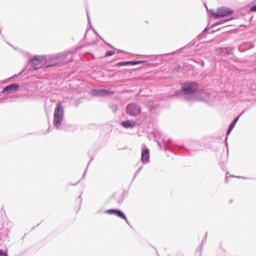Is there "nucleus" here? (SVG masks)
<instances>
[{"label":"nucleus","mask_w":256,"mask_h":256,"mask_svg":"<svg viewBox=\"0 0 256 256\" xmlns=\"http://www.w3.org/2000/svg\"><path fill=\"white\" fill-rule=\"evenodd\" d=\"M79 199H80V203H82L83 199L81 198V195L79 196Z\"/></svg>","instance_id":"35"},{"label":"nucleus","mask_w":256,"mask_h":256,"mask_svg":"<svg viewBox=\"0 0 256 256\" xmlns=\"http://www.w3.org/2000/svg\"><path fill=\"white\" fill-rule=\"evenodd\" d=\"M234 11L227 7H221L218 8L216 12L211 11L212 17L215 19H221L223 17H229L230 15H233Z\"/></svg>","instance_id":"6"},{"label":"nucleus","mask_w":256,"mask_h":256,"mask_svg":"<svg viewBox=\"0 0 256 256\" xmlns=\"http://www.w3.org/2000/svg\"><path fill=\"white\" fill-rule=\"evenodd\" d=\"M0 256H9V254L7 253V251L0 249Z\"/></svg>","instance_id":"27"},{"label":"nucleus","mask_w":256,"mask_h":256,"mask_svg":"<svg viewBox=\"0 0 256 256\" xmlns=\"http://www.w3.org/2000/svg\"><path fill=\"white\" fill-rule=\"evenodd\" d=\"M201 253H203V248L200 249L199 255H201Z\"/></svg>","instance_id":"34"},{"label":"nucleus","mask_w":256,"mask_h":256,"mask_svg":"<svg viewBox=\"0 0 256 256\" xmlns=\"http://www.w3.org/2000/svg\"><path fill=\"white\" fill-rule=\"evenodd\" d=\"M91 95L92 97H110V95H115V91L107 89H93Z\"/></svg>","instance_id":"9"},{"label":"nucleus","mask_w":256,"mask_h":256,"mask_svg":"<svg viewBox=\"0 0 256 256\" xmlns=\"http://www.w3.org/2000/svg\"><path fill=\"white\" fill-rule=\"evenodd\" d=\"M141 161H142L143 165H148V163H150L151 152L149 151V148H147V147L142 148Z\"/></svg>","instance_id":"10"},{"label":"nucleus","mask_w":256,"mask_h":256,"mask_svg":"<svg viewBox=\"0 0 256 256\" xmlns=\"http://www.w3.org/2000/svg\"><path fill=\"white\" fill-rule=\"evenodd\" d=\"M91 161H93V159H91V160L88 162L87 167H86V169H85V171H84V173H83L82 179H85V175H87V169H89V166L91 165Z\"/></svg>","instance_id":"24"},{"label":"nucleus","mask_w":256,"mask_h":256,"mask_svg":"<svg viewBox=\"0 0 256 256\" xmlns=\"http://www.w3.org/2000/svg\"><path fill=\"white\" fill-rule=\"evenodd\" d=\"M237 179H247L246 177L236 176Z\"/></svg>","instance_id":"33"},{"label":"nucleus","mask_w":256,"mask_h":256,"mask_svg":"<svg viewBox=\"0 0 256 256\" xmlns=\"http://www.w3.org/2000/svg\"><path fill=\"white\" fill-rule=\"evenodd\" d=\"M113 55H115V51H113V50H108L105 53V57H113Z\"/></svg>","instance_id":"22"},{"label":"nucleus","mask_w":256,"mask_h":256,"mask_svg":"<svg viewBox=\"0 0 256 256\" xmlns=\"http://www.w3.org/2000/svg\"><path fill=\"white\" fill-rule=\"evenodd\" d=\"M104 213L107 215H115L116 217H119V219H123L129 227H131V222H129V219H127V215H125V212L121 211L120 209H108L105 210Z\"/></svg>","instance_id":"7"},{"label":"nucleus","mask_w":256,"mask_h":256,"mask_svg":"<svg viewBox=\"0 0 256 256\" xmlns=\"http://www.w3.org/2000/svg\"><path fill=\"white\" fill-rule=\"evenodd\" d=\"M69 55H71V52H62L46 56L44 63L41 65V68L49 69L50 67H63V65L69 63V61H73V56H70V58L67 59Z\"/></svg>","instance_id":"1"},{"label":"nucleus","mask_w":256,"mask_h":256,"mask_svg":"<svg viewBox=\"0 0 256 256\" xmlns=\"http://www.w3.org/2000/svg\"><path fill=\"white\" fill-rule=\"evenodd\" d=\"M121 125L124 129H133L137 125V122L134 120H125L121 122Z\"/></svg>","instance_id":"11"},{"label":"nucleus","mask_w":256,"mask_h":256,"mask_svg":"<svg viewBox=\"0 0 256 256\" xmlns=\"http://www.w3.org/2000/svg\"><path fill=\"white\" fill-rule=\"evenodd\" d=\"M198 101L203 103H211V95L209 93H203L202 96L198 97Z\"/></svg>","instance_id":"14"},{"label":"nucleus","mask_w":256,"mask_h":256,"mask_svg":"<svg viewBox=\"0 0 256 256\" xmlns=\"http://www.w3.org/2000/svg\"><path fill=\"white\" fill-rule=\"evenodd\" d=\"M233 51H235V48L233 47L220 48V53H222L223 55H233Z\"/></svg>","instance_id":"15"},{"label":"nucleus","mask_w":256,"mask_h":256,"mask_svg":"<svg viewBox=\"0 0 256 256\" xmlns=\"http://www.w3.org/2000/svg\"><path fill=\"white\" fill-rule=\"evenodd\" d=\"M99 39H100L101 41H104V40H103V38H102L101 36H99Z\"/></svg>","instance_id":"36"},{"label":"nucleus","mask_w":256,"mask_h":256,"mask_svg":"<svg viewBox=\"0 0 256 256\" xmlns=\"http://www.w3.org/2000/svg\"><path fill=\"white\" fill-rule=\"evenodd\" d=\"M129 65H135V60L118 62L116 67H127Z\"/></svg>","instance_id":"16"},{"label":"nucleus","mask_w":256,"mask_h":256,"mask_svg":"<svg viewBox=\"0 0 256 256\" xmlns=\"http://www.w3.org/2000/svg\"><path fill=\"white\" fill-rule=\"evenodd\" d=\"M243 113H245V111H243L239 116H237L236 118L233 119V121L229 125L230 129H235V125H237V123L239 122V119L241 118V115H243Z\"/></svg>","instance_id":"17"},{"label":"nucleus","mask_w":256,"mask_h":256,"mask_svg":"<svg viewBox=\"0 0 256 256\" xmlns=\"http://www.w3.org/2000/svg\"><path fill=\"white\" fill-rule=\"evenodd\" d=\"M199 89L197 82H184L181 84V90H177L171 97H181L182 95H195Z\"/></svg>","instance_id":"2"},{"label":"nucleus","mask_w":256,"mask_h":256,"mask_svg":"<svg viewBox=\"0 0 256 256\" xmlns=\"http://www.w3.org/2000/svg\"><path fill=\"white\" fill-rule=\"evenodd\" d=\"M114 199H115V201H117L119 204H121V203L125 200V198L123 197V195H120L118 198H116V197L114 196Z\"/></svg>","instance_id":"23"},{"label":"nucleus","mask_w":256,"mask_h":256,"mask_svg":"<svg viewBox=\"0 0 256 256\" xmlns=\"http://www.w3.org/2000/svg\"><path fill=\"white\" fill-rule=\"evenodd\" d=\"M205 243H207V232L204 235V238H203L202 243H201V247H203V245H205Z\"/></svg>","instance_id":"26"},{"label":"nucleus","mask_w":256,"mask_h":256,"mask_svg":"<svg viewBox=\"0 0 256 256\" xmlns=\"http://www.w3.org/2000/svg\"><path fill=\"white\" fill-rule=\"evenodd\" d=\"M64 119H65V107H63L62 102H57L56 107L54 109V116H53V125L55 129H61V125H63Z\"/></svg>","instance_id":"3"},{"label":"nucleus","mask_w":256,"mask_h":256,"mask_svg":"<svg viewBox=\"0 0 256 256\" xmlns=\"http://www.w3.org/2000/svg\"><path fill=\"white\" fill-rule=\"evenodd\" d=\"M87 19H88L89 25H91V17L89 16V13H88V12H87Z\"/></svg>","instance_id":"29"},{"label":"nucleus","mask_w":256,"mask_h":256,"mask_svg":"<svg viewBox=\"0 0 256 256\" xmlns=\"http://www.w3.org/2000/svg\"><path fill=\"white\" fill-rule=\"evenodd\" d=\"M79 183H81V180H79V181L76 182V183H70V185L76 186V185H79Z\"/></svg>","instance_id":"30"},{"label":"nucleus","mask_w":256,"mask_h":256,"mask_svg":"<svg viewBox=\"0 0 256 256\" xmlns=\"http://www.w3.org/2000/svg\"><path fill=\"white\" fill-rule=\"evenodd\" d=\"M227 21H233V17L227 18V19H225V20H223V21H220V22H216V23L214 24V27H217V25H222L223 23H227ZM222 22H223V23H222Z\"/></svg>","instance_id":"19"},{"label":"nucleus","mask_w":256,"mask_h":256,"mask_svg":"<svg viewBox=\"0 0 256 256\" xmlns=\"http://www.w3.org/2000/svg\"><path fill=\"white\" fill-rule=\"evenodd\" d=\"M143 63H147L145 60H134V65H142Z\"/></svg>","instance_id":"25"},{"label":"nucleus","mask_w":256,"mask_h":256,"mask_svg":"<svg viewBox=\"0 0 256 256\" xmlns=\"http://www.w3.org/2000/svg\"><path fill=\"white\" fill-rule=\"evenodd\" d=\"M232 131H233V128H230V126H228V129L226 131V138H225V146L227 147V153H229V144L227 143V139L229 138V135H231Z\"/></svg>","instance_id":"18"},{"label":"nucleus","mask_w":256,"mask_h":256,"mask_svg":"<svg viewBox=\"0 0 256 256\" xmlns=\"http://www.w3.org/2000/svg\"><path fill=\"white\" fill-rule=\"evenodd\" d=\"M141 171H143V165H141V166L137 169V171L134 173V177H133L134 180L136 179L137 175H138L139 173H141Z\"/></svg>","instance_id":"21"},{"label":"nucleus","mask_w":256,"mask_h":256,"mask_svg":"<svg viewBox=\"0 0 256 256\" xmlns=\"http://www.w3.org/2000/svg\"><path fill=\"white\" fill-rule=\"evenodd\" d=\"M163 145L165 151H171V153H175V146H173V143L171 140H163Z\"/></svg>","instance_id":"12"},{"label":"nucleus","mask_w":256,"mask_h":256,"mask_svg":"<svg viewBox=\"0 0 256 256\" xmlns=\"http://www.w3.org/2000/svg\"><path fill=\"white\" fill-rule=\"evenodd\" d=\"M108 46H109L111 49H113V46H111V44H108Z\"/></svg>","instance_id":"37"},{"label":"nucleus","mask_w":256,"mask_h":256,"mask_svg":"<svg viewBox=\"0 0 256 256\" xmlns=\"http://www.w3.org/2000/svg\"><path fill=\"white\" fill-rule=\"evenodd\" d=\"M110 109L112 112L117 113V111H119V106L117 104H111Z\"/></svg>","instance_id":"20"},{"label":"nucleus","mask_w":256,"mask_h":256,"mask_svg":"<svg viewBox=\"0 0 256 256\" xmlns=\"http://www.w3.org/2000/svg\"><path fill=\"white\" fill-rule=\"evenodd\" d=\"M141 111V105L137 103H129L126 106V115H129V117H139V115H141V121L144 122L145 119H147V115L141 113Z\"/></svg>","instance_id":"4"},{"label":"nucleus","mask_w":256,"mask_h":256,"mask_svg":"<svg viewBox=\"0 0 256 256\" xmlns=\"http://www.w3.org/2000/svg\"><path fill=\"white\" fill-rule=\"evenodd\" d=\"M250 11L252 13H256V4L250 8Z\"/></svg>","instance_id":"28"},{"label":"nucleus","mask_w":256,"mask_h":256,"mask_svg":"<svg viewBox=\"0 0 256 256\" xmlns=\"http://www.w3.org/2000/svg\"><path fill=\"white\" fill-rule=\"evenodd\" d=\"M45 59H47V55H35L28 61V63H31L34 69H43L41 66H37L44 63Z\"/></svg>","instance_id":"8"},{"label":"nucleus","mask_w":256,"mask_h":256,"mask_svg":"<svg viewBox=\"0 0 256 256\" xmlns=\"http://www.w3.org/2000/svg\"><path fill=\"white\" fill-rule=\"evenodd\" d=\"M0 229H2V228L0 227Z\"/></svg>","instance_id":"38"},{"label":"nucleus","mask_w":256,"mask_h":256,"mask_svg":"<svg viewBox=\"0 0 256 256\" xmlns=\"http://www.w3.org/2000/svg\"><path fill=\"white\" fill-rule=\"evenodd\" d=\"M209 29H211V28H205V29L203 30V32H202V35L205 34V33H207V31H209Z\"/></svg>","instance_id":"31"},{"label":"nucleus","mask_w":256,"mask_h":256,"mask_svg":"<svg viewBox=\"0 0 256 256\" xmlns=\"http://www.w3.org/2000/svg\"><path fill=\"white\" fill-rule=\"evenodd\" d=\"M19 84L13 83L0 90V105L5 103V95H11L12 93H17L19 91Z\"/></svg>","instance_id":"5"},{"label":"nucleus","mask_w":256,"mask_h":256,"mask_svg":"<svg viewBox=\"0 0 256 256\" xmlns=\"http://www.w3.org/2000/svg\"><path fill=\"white\" fill-rule=\"evenodd\" d=\"M201 145H199V142L193 141L191 142L190 148L182 147V149H185V151H199Z\"/></svg>","instance_id":"13"},{"label":"nucleus","mask_w":256,"mask_h":256,"mask_svg":"<svg viewBox=\"0 0 256 256\" xmlns=\"http://www.w3.org/2000/svg\"><path fill=\"white\" fill-rule=\"evenodd\" d=\"M193 96H189V97H187V101H193Z\"/></svg>","instance_id":"32"}]
</instances>
